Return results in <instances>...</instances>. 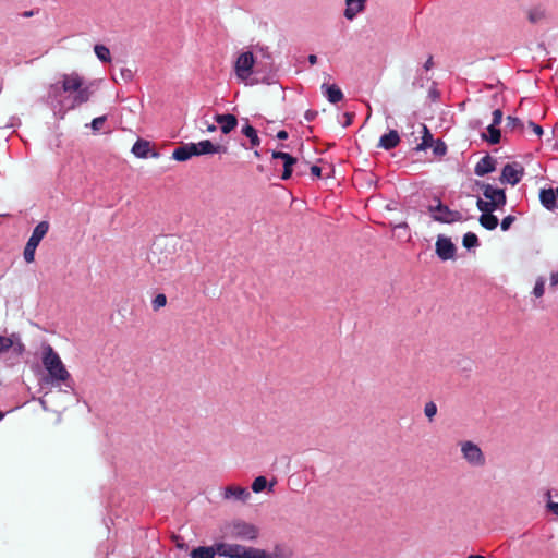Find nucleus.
Returning <instances> with one entry per match:
<instances>
[{
	"mask_svg": "<svg viewBox=\"0 0 558 558\" xmlns=\"http://www.w3.org/2000/svg\"><path fill=\"white\" fill-rule=\"evenodd\" d=\"M397 229H408V223L407 222H400L396 226Z\"/></svg>",
	"mask_w": 558,
	"mask_h": 558,
	"instance_id": "nucleus-58",
	"label": "nucleus"
},
{
	"mask_svg": "<svg viewBox=\"0 0 558 558\" xmlns=\"http://www.w3.org/2000/svg\"><path fill=\"white\" fill-rule=\"evenodd\" d=\"M217 130L216 125L215 124H208L207 125V131L208 132H215Z\"/></svg>",
	"mask_w": 558,
	"mask_h": 558,
	"instance_id": "nucleus-59",
	"label": "nucleus"
},
{
	"mask_svg": "<svg viewBox=\"0 0 558 558\" xmlns=\"http://www.w3.org/2000/svg\"><path fill=\"white\" fill-rule=\"evenodd\" d=\"M49 231V222L48 221H40L34 229L33 232L27 241L28 244L38 246L41 240L45 238V235Z\"/></svg>",
	"mask_w": 558,
	"mask_h": 558,
	"instance_id": "nucleus-22",
	"label": "nucleus"
},
{
	"mask_svg": "<svg viewBox=\"0 0 558 558\" xmlns=\"http://www.w3.org/2000/svg\"><path fill=\"white\" fill-rule=\"evenodd\" d=\"M345 118H347V119H345V122L343 123V126H348V125H350V124H351V122H352V117H351V114L345 113Z\"/></svg>",
	"mask_w": 558,
	"mask_h": 558,
	"instance_id": "nucleus-57",
	"label": "nucleus"
},
{
	"mask_svg": "<svg viewBox=\"0 0 558 558\" xmlns=\"http://www.w3.org/2000/svg\"><path fill=\"white\" fill-rule=\"evenodd\" d=\"M429 80L430 77L427 75V72L422 69H417L412 86L414 88H423Z\"/></svg>",
	"mask_w": 558,
	"mask_h": 558,
	"instance_id": "nucleus-28",
	"label": "nucleus"
},
{
	"mask_svg": "<svg viewBox=\"0 0 558 558\" xmlns=\"http://www.w3.org/2000/svg\"><path fill=\"white\" fill-rule=\"evenodd\" d=\"M82 84L83 82L78 74H65L63 75L60 87L62 88V92H65L68 95H71L75 90L80 89Z\"/></svg>",
	"mask_w": 558,
	"mask_h": 558,
	"instance_id": "nucleus-19",
	"label": "nucleus"
},
{
	"mask_svg": "<svg viewBox=\"0 0 558 558\" xmlns=\"http://www.w3.org/2000/svg\"><path fill=\"white\" fill-rule=\"evenodd\" d=\"M276 136H277V138H278V140L283 141V140H287V138L289 137V134H288V132H287L286 130H280V131L277 133V135H276Z\"/></svg>",
	"mask_w": 558,
	"mask_h": 558,
	"instance_id": "nucleus-54",
	"label": "nucleus"
},
{
	"mask_svg": "<svg viewBox=\"0 0 558 558\" xmlns=\"http://www.w3.org/2000/svg\"><path fill=\"white\" fill-rule=\"evenodd\" d=\"M481 226L486 230H495L499 223L498 218L493 214H481L478 219Z\"/></svg>",
	"mask_w": 558,
	"mask_h": 558,
	"instance_id": "nucleus-25",
	"label": "nucleus"
},
{
	"mask_svg": "<svg viewBox=\"0 0 558 558\" xmlns=\"http://www.w3.org/2000/svg\"><path fill=\"white\" fill-rule=\"evenodd\" d=\"M4 416H5V412L0 411V421H2Z\"/></svg>",
	"mask_w": 558,
	"mask_h": 558,
	"instance_id": "nucleus-63",
	"label": "nucleus"
},
{
	"mask_svg": "<svg viewBox=\"0 0 558 558\" xmlns=\"http://www.w3.org/2000/svg\"><path fill=\"white\" fill-rule=\"evenodd\" d=\"M232 532L236 537L250 541L255 539L258 535L257 529L246 522H235Z\"/></svg>",
	"mask_w": 558,
	"mask_h": 558,
	"instance_id": "nucleus-12",
	"label": "nucleus"
},
{
	"mask_svg": "<svg viewBox=\"0 0 558 558\" xmlns=\"http://www.w3.org/2000/svg\"><path fill=\"white\" fill-rule=\"evenodd\" d=\"M539 202L547 210H555L557 208V194L551 187L542 189L539 191Z\"/></svg>",
	"mask_w": 558,
	"mask_h": 558,
	"instance_id": "nucleus-20",
	"label": "nucleus"
},
{
	"mask_svg": "<svg viewBox=\"0 0 558 558\" xmlns=\"http://www.w3.org/2000/svg\"><path fill=\"white\" fill-rule=\"evenodd\" d=\"M468 558H484V557L480 556V555H470Z\"/></svg>",
	"mask_w": 558,
	"mask_h": 558,
	"instance_id": "nucleus-62",
	"label": "nucleus"
},
{
	"mask_svg": "<svg viewBox=\"0 0 558 558\" xmlns=\"http://www.w3.org/2000/svg\"><path fill=\"white\" fill-rule=\"evenodd\" d=\"M557 199H558V187L556 189Z\"/></svg>",
	"mask_w": 558,
	"mask_h": 558,
	"instance_id": "nucleus-64",
	"label": "nucleus"
},
{
	"mask_svg": "<svg viewBox=\"0 0 558 558\" xmlns=\"http://www.w3.org/2000/svg\"><path fill=\"white\" fill-rule=\"evenodd\" d=\"M447 153V146L442 141H438L434 146V154L436 156H444Z\"/></svg>",
	"mask_w": 558,
	"mask_h": 558,
	"instance_id": "nucleus-44",
	"label": "nucleus"
},
{
	"mask_svg": "<svg viewBox=\"0 0 558 558\" xmlns=\"http://www.w3.org/2000/svg\"><path fill=\"white\" fill-rule=\"evenodd\" d=\"M558 284V271L551 272L550 275V286L556 287Z\"/></svg>",
	"mask_w": 558,
	"mask_h": 558,
	"instance_id": "nucleus-53",
	"label": "nucleus"
},
{
	"mask_svg": "<svg viewBox=\"0 0 558 558\" xmlns=\"http://www.w3.org/2000/svg\"><path fill=\"white\" fill-rule=\"evenodd\" d=\"M221 496L226 500L245 502L251 497V493L246 487L229 485L222 489Z\"/></svg>",
	"mask_w": 558,
	"mask_h": 558,
	"instance_id": "nucleus-11",
	"label": "nucleus"
},
{
	"mask_svg": "<svg viewBox=\"0 0 558 558\" xmlns=\"http://www.w3.org/2000/svg\"><path fill=\"white\" fill-rule=\"evenodd\" d=\"M272 158L281 159L283 161V172L281 174V179L289 180L293 172V166L296 163V158L283 151H274Z\"/></svg>",
	"mask_w": 558,
	"mask_h": 558,
	"instance_id": "nucleus-13",
	"label": "nucleus"
},
{
	"mask_svg": "<svg viewBox=\"0 0 558 558\" xmlns=\"http://www.w3.org/2000/svg\"><path fill=\"white\" fill-rule=\"evenodd\" d=\"M423 129H424V135L422 137V142L416 147L417 150H425L428 147H430L432 143H433V135L429 132V130L427 129V126L423 125Z\"/></svg>",
	"mask_w": 558,
	"mask_h": 558,
	"instance_id": "nucleus-33",
	"label": "nucleus"
},
{
	"mask_svg": "<svg viewBox=\"0 0 558 558\" xmlns=\"http://www.w3.org/2000/svg\"><path fill=\"white\" fill-rule=\"evenodd\" d=\"M434 66L433 56H429L425 63L422 65V70L428 72Z\"/></svg>",
	"mask_w": 558,
	"mask_h": 558,
	"instance_id": "nucleus-50",
	"label": "nucleus"
},
{
	"mask_svg": "<svg viewBox=\"0 0 558 558\" xmlns=\"http://www.w3.org/2000/svg\"><path fill=\"white\" fill-rule=\"evenodd\" d=\"M308 62L314 65L317 63V57L315 54H310L308 56Z\"/></svg>",
	"mask_w": 558,
	"mask_h": 558,
	"instance_id": "nucleus-56",
	"label": "nucleus"
},
{
	"mask_svg": "<svg viewBox=\"0 0 558 558\" xmlns=\"http://www.w3.org/2000/svg\"><path fill=\"white\" fill-rule=\"evenodd\" d=\"M463 459L472 466L481 468L486 463L482 449L471 440L460 442Z\"/></svg>",
	"mask_w": 558,
	"mask_h": 558,
	"instance_id": "nucleus-6",
	"label": "nucleus"
},
{
	"mask_svg": "<svg viewBox=\"0 0 558 558\" xmlns=\"http://www.w3.org/2000/svg\"><path fill=\"white\" fill-rule=\"evenodd\" d=\"M470 126L472 129H478L482 126V122H481V120H472V121H470Z\"/></svg>",
	"mask_w": 558,
	"mask_h": 558,
	"instance_id": "nucleus-55",
	"label": "nucleus"
},
{
	"mask_svg": "<svg viewBox=\"0 0 558 558\" xmlns=\"http://www.w3.org/2000/svg\"><path fill=\"white\" fill-rule=\"evenodd\" d=\"M556 496L558 497V492L556 493ZM548 509L556 515H558V502H555V501H551L549 500L548 504Z\"/></svg>",
	"mask_w": 558,
	"mask_h": 558,
	"instance_id": "nucleus-51",
	"label": "nucleus"
},
{
	"mask_svg": "<svg viewBox=\"0 0 558 558\" xmlns=\"http://www.w3.org/2000/svg\"><path fill=\"white\" fill-rule=\"evenodd\" d=\"M242 134L245 135L253 147L258 146L260 144V140L258 137L257 131L248 123H246L242 128Z\"/></svg>",
	"mask_w": 558,
	"mask_h": 558,
	"instance_id": "nucleus-27",
	"label": "nucleus"
},
{
	"mask_svg": "<svg viewBox=\"0 0 558 558\" xmlns=\"http://www.w3.org/2000/svg\"><path fill=\"white\" fill-rule=\"evenodd\" d=\"M227 147L215 145L209 140H203L198 143H185L177 147L172 153V158L177 161H186L194 156L225 154Z\"/></svg>",
	"mask_w": 558,
	"mask_h": 558,
	"instance_id": "nucleus-2",
	"label": "nucleus"
},
{
	"mask_svg": "<svg viewBox=\"0 0 558 558\" xmlns=\"http://www.w3.org/2000/svg\"><path fill=\"white\" fill-rule=\"evenodd\" d=\"M120 76L124 82H131L133 80L134 73L131 69L122 68L120 70Z\"/></svg>",
	"mask_w": 558,
	"mask_h": 558,
	"instance_id": "nucleus-45",
	"label": "nucleus"
},
{
	"mask_svg": "<svg viewBox=\"0 0 558 558\" xmlns=\"http://www.w3.org/2000/svg\"><path fill=\"white\" fill-rule=\"evenodd\" d=\"M507 128L511 131L522 132L524 129V123L517 117L508 116Z\"/></svg>",
	"mask_w": 558,
	"mask_h": 558,
	"instance_id": "nucleus-34",
	"label": "nucleus"
},
{
	"mask_svg": "<svg viewBox=\"0 0 558 558\" xmlns=\"http://www.w3.org/2000/svg\"><path fill=\"white\" fill-rule=\"evenodd\" d=\"M502 117H504L502 111L500 109H495L493 111V121L490 124L498 126L502 121Z\"/></svg>",
	"mask_w": 558,
	"mask_h": 558,
	"instance_id": "nucleus-46",
	"label": "nucleus"
},
{
	"mask_svg": "<svg viewBox=\"0 0 558 558\" xmlns=\"http://www.w3.org/2000/svg\"><path fill=\"white\" fill-rule=\"evenodd\" d=\"M39 401H40L43 409L47 411L48 408H47L46 401L44 399H40Z\"/></svg>",
	"mask_w": 558,
	"mask_h": 558,
	"instance_id": "nucleus-60",
	"label": "nucleus"
},
{
	"mask_svg": "<svg viewBox=\"0 0 558 558\" xmlns=\"http://www.w3.org/2000/svg\"><path fill=\"white\" fill-rule=\"evenodd\" d=\"M95 54L101 62H110L111 56L110 50L104 45H95L94 47Z\"/></svg>",
	"mask_w": 558,
	"mask_h": 558,
	"instance_id": "nucleus-30",
	"label": "nucleus"
},
{
	"mask_svg": "<svg viewBox=\"0 0 558 558\" xmlns=\"http://www.w3.org/2000/svg\"><path fill=\"white\" fill-rule=\"evenodd\" d=\"M267 478L263 475L257 476L252 483V490L256 494L262 493L267 487Z\"/></svg>",
	"mask_w": 558,
	"mask_h": 558,
	"instance_id": "nucleus-35",
	"label": "nucleus"
},
{
	"mask_svg": "<svg viewBox=\"0 0 558 558\" xmlns=\"http://www.w3.org/2000/svg\"><path fill=\"white\" fill-rule=\"evenodd\" d=\"M477 185L482 189L484 197L489 199V202L495 204L498 208L506 205L507 197L505 190L494 187L492 184L483 182H477Z\"/></svg>",
	"mask_w": 558,
	"mask_h": 558,
	"instance_id": "nucleus-9",
	"label": "nucleus"
},
{
	"mask_svg": "<svg viewBox=\"0 0 558 558\" xmlns=\"http://www.w3.org/2000/svg\"><path fill=\"white\" fill-rule=\"evenodd\" d=\"M36 246L26 243L23 252V257L26 263H32L35 259Z\"/></svg>",
	"mask_w": 558,
	"mask_h": 558,
	"instance_id": "nucleus-37",
	"label": "nucleus"
},
{
	"mask_svg": "<svg viewBox=\"0 0 558 558\" xmlns=\"http://www.w3.org/2000/svg\"><path fill=\"white\" fill-rule=\"evenodd\" d=\"M311 173H312V175L319 178L322 175V168L314 165L311 167Z\"/></svg>",
	"mask_w": 558,
	"mask_h": 558,
	"instance_id": "nucleus-52",
	"label": "nucleus"
},
{
	"mask_svg": "<svg viewBox=\"0 0 558 558\" xmlns=\"http://www.w3.org/2000/svg\"><path fill=\"white\" fill-rule=\"evenodd\" d=\"M214 119L220 125V130L223 134H229L238 125L236 117L231 113H217Z\"/></svg>",
	"mask_w": 558,
	"mask_h": 558,
	"instance_id": "nucleus-15",
	"label": "nucleus"
},
{
	"mask_svg": "<svg viewBox=\"0 0 558 558\" xmlns=\"http://www.w3.org/2000/svg\"><path fill=\"white\" fill-rule=\"evenodd\" d=\"M482 140L488 142L489 144L496 145L500 143L501 133L497 125L489 124L487 126V133H482Z\"/></svg>",
	"mask_w": 558,
	"mask_h": 558,
	"instance_id": "nucleus-23",
	"label": "nucleus"
},
{
	"mask_svg": "<svg viewBox=\"0 0 558 558\" xmlns=\"http://www.w3.org/2000/svg\"><path fill=\"white\" fill-rule=\"evenodd\" d=\"M43 365L48 372L50 383L52 386H59L62 381L64 383L65 390H73V380L71 379V375L62 363L59 354L53 350V348L49 344L43 348Z\"/></svg>",
	"mask_w": 558,
	"mask_h": 558,
	"instance_id": "nucleus-1",
	"label": "nucleus"
},
{
	"mask_svg": "<svg viewBox=\"0 0 558 558\" xmlns=\"http://www.w3.org/2000/svg\"><path fill=\"white\" fill-rule=\"evenodd\" d=\"M424 413L428 417L429 421L434 418V416L437 414V405L435 402L429 401L424 407Z\"/></svg>",
	"mask_w": 558,
	"mask_h": 558,
	"instance_id": "nucleus-38",
	"label": "nucleus"
},
{
	"mask_svg": "<svg viewBox=\"0 0 558 558\" xmlns=\"http://www.w3.org/2000/svg\"><path fill=\"white\" fill-rule=\"evenodd\" d=\"M524 175V169L521 165L514 162V163H507L502 168L500 181L501 183H509L512 186L517 185Z\"/></svg>",
	"mask_w": 558,
	"mask_h": 558,
	"instance_id": "nucleus-8",
	"label": "nucleus"
},
{
	"mask_svg": "<svg viewBox=\"0 0 558 558\" xmlns=\"http://www.w3.org/2000/svg\"><path fill=\"white\" fill-rule=\"evenodd\" d=\"M106 120H107L106 116H100V117L93 119L92 123H90L92 129L94 131H99L102 128Z\"/></svg>",
	"mask_w": 558,
	"mask_h": 558,
	"instance_id": "nucleus-41",
	"label": "nucleus"
},
{
	"mask_svg": "<svg viewBox=\"0 0 558 558\" xmlns=\"http://www.w3.org/2000/svg\"><path fill=\"white\" fill-rule=\"evenodd\" d=\"M22 15L25 17H29L33 15V11H25Z\"/></svg>",
	"mask_w": 558,
	"mask_h": 558,
	"instance_id": "nucleus-61",
	"label": "nucleus"
},
{
	"mask_svg": "<svg viewBox=\"0 0 558 558\" xmlns=\"http://www.w3.org/2000/svg\"><path fill=\"white\" fill-rule=\"evenodd\" d=\"M462 244L466 250L475 248L480 245L478 238L473 232H466L463 235Z\"/></svg>",
	"mask_w": 558,
	"mask_h": 558,
	"instance_id": "nucleus-29",
	"label": "nucleus"
},
{
	"mask_svg": "<svg viewBox=\"0 0 558 558\" xmlns=\"http://www.w3.org/2000/svg\"><path fill=\"white\" fill-rule=\"evenodd\" d=\"M11 349L13 350V352L16 354V355H22L25 351V345L21 342L20 340V337L17 336V339L14 338V344L13 347H11Z\"/></svg>",
	"mask_w": 558,
	"mask_h": 558,
	"instance_id": "nucleus-43",
	"label": "nucleus"
},
{
	"mask_svg": "<svg viewBox=\"0 0 558 558\" xmlns=\"http://www.w3.org/2000/svg\"><path fill=\"white\" fill-rule=\"evenodd\" d=\"M137 158H157L159 154L150 148V143L146 140L138 138L131 150Z\"/></svg>",
	"mask_w": 558,
	"mask_h": 558,
	"instance_id": "nucleus-14",
	"label": "nucleus"
},
{
	"mask_svg": "<svg viewBox=\"0 0 558 558\" xmlns=\"http://www.w3.org/2000/svg\"><path fill=\"white\" fill-rule=\"evenodd\" d=\"M496 169V160L490 157L489 155H486L482 157L478 162L475 165L474 173L477 177H483L485 174L492 173Z\"/></svg>",
	"mask_w": 558,
	"mask_h": 558,
	"instance_id": "nucleus-17",
	"label": "nucleus"
},
{
	"mask_svg": "<svg viewBox=\"0 0 558 558\" xmlns=\"http://www.w3.org/2000/svg\"><path fill=\"white\" fill-rule=\"evenodd\" d=\"M217 545L218 544H216L215 547H205V546L196 547L191 551V557L192 558H215V555L218 554Z\"/></svg>",
	"mask_w": 558,
	"mask_h": 558,
	"instance_id": "nucleus-24",
	"label": "nucleus"
},
{
	"mask_svg": "<svg viewBox=\"0 0 558 558\" xmlns=\"http://www.w3.org/2000/svg\"><path fill=\"white\" fill-rule=\"evenodd\" d=\"M322 93L330 104H338L344 97L342 90L336 84H322Z\"/></svg>",
	"mask_w": 558,
	"mask_h": 558,
	"instance_id": "nucleus-18",
	"label": "nucleus"
},
{
	"mask_svg": "<svg viewBox=\"0 0 558 558\" xmlns=\"http://www.w3.org/2000/svg\"><path fill=\"white\" fill-rule=\"evenodd\" d=\"M436 254L441 260H449L454 257L456 246L450 238L439 235L436 241Z\"/></svg>",
	"mask_w": 558,
	"mask_h": 558,
	"instance_id": "nucleus-10",
	"label": "nucleus"
},
{
	"mask_svg": "<svg viewBox=\"0 0 558 558\" xmlns=\"http://www.w3.org/2000/svg\"><path fill=\"white\" fill-rule=\"evenodd\" d=\"M440 94L438 92V89L436 88V83L434 82L433 83V87L429 88L428 90V97L435 101L439 98Z\"/></svg>",
	"mask_w": 558,
	"mask_h": 558,
	"instance_id": "nucleus-47",
	"label": "nucleus"
},
{
	"mask_svg": "<svg viewBox=\"0 0 558 558\" xmlns=\"http://www.w3.org/2000/svg\"><path fill=\"white\" fill-rule=\"evenodd\" d=\"M254 64L255 59L251 51L240 53L234 64L236 77L241 81H246L253 73Z\"/></svg>",
	"mask_w": 558,
	"mask_h": 558,
	"instance_id": "nucleus-7",
	"label": "nucleus"
},
{
	"mask_svg": "<svg viewBox=\"0 0 558 558\" xmlns=\"http://www.w3.org/2000/svg\"><path fill=\"white\" fill-rule=\"evenodd\" d=\"M476 206L482 214H489L499 209L495 204L489 201H484L481 197L477 198Z\"/></svg>",
	"mask_w": 558,
	"mask_h": 558,
	"instance_id": "nucleus-31",
	"label": "nucleus"
},
{
	"mask_svg": "<svg viewBox=\"0 0 558 558\" xmlns=\"http://www.w3.org/2000/svg\"><path fill=\"white\" fill-rule=\"evenodd\" d=\"M428 213L435 221L441 223H453L462 221L464 218L458 210H451L447 205L438 201L437 205H429Z\"/></svg>",
	"mask_w": 558,
	"mask_h": 558,
	"instance_id": "nucleus-5",
	"label": "nucleus"
},
{
	"mask_svg": "<svg viewBox=\"0 0 558 558\" xmlns=\"http://www.w3.org/2000/svg\"><path fill=\"white\" fill-rule=\"evenodd\" d=\"M14 338L17 339V335L12 333L10 337L0 336V354L8 352L13 347Z\"/></svg>",
	"mask_w": 558,
	"mask_h": 558,
	"instance_id": "nucleus-32",
	"label": "nucleus"
},
{
	"mask_svg": "<svg viewBox=\"0 0 558 558\" xmlns=\"http://www.w3.org/2000/svg\"><path fill=\"white\" fill-rule=\"evenodd\" d=\"M515 221V217L512 215H508L504 217V219L500 222V228L502 231H507L510 229L511 225Z\"/></svg>",
	"mask_w": 558,
	"mask_h": 558,
	"instance_id": "nucleus-42",
	"label": "nucleus"
},
{
	"mask_svg": "<svg viewBox=\"0 0 558 558\" xmlns=\"http://www.w3.org/2000/svg\"><path fill=\"white\" fill-rule=\"evenodd\" d=\"M544 292H545V279L543 277H538L536 279V282H535L532 293L535 298H541L544 295Z\"/></svg>",
	"mask_w": 558,
	"mask_h": 558,
	"instance_id": "nucleus-36",
	"label": "nucleus"
},
{
	"mask_svg": "<svg viewBox=\"0 0 558 558\" xmlns=\"http://www.w3.org/2000/svg\"><path fill=\"white\" fill-rule=\"evenodd\" d=\"M400 143V136L398 131L390 130L388 133H385L380 136L378 147L385 150H390L396 148Z\"/></svg>",
	"mask_w": 558,
	"mask_h": 558,
	"instance_id": "nucleus-21",
	"label": "nucleus"
},
{
	"mask_svg": "<svg viewBox=\"0 0 558 558\" xmlns=\"http://www.w3.org/2000/svg\"><path fill=\"white\" fill-rule=\"evenodd\" d=\"M74 93L75 94L73 96L71 95V102H73V109L76 106L82 105L89 99V92L87 88H82L81 86L80 89L75 90Z\"/></svg>",
	"mask_w": 558,
	"mask_h": 558,
	"instance_id": "nucleus-26",
	"label": "nucleus"
},
{
	"mask_svg": "<svg viewBox=\"0 0 558 558\" xmlns=\"http://www.w3.org/2000/svg\"><path fill=\"white\" fill-rule=\"evenodd\" d=\"M166 303H167V298H166V295H165V294H162V293L157 294V295L154 298L153 302H151V304H153V308H154L155 311H157V310H159L160 307L165 306V305H166Z\"/></svg>",
	"mask_w": 558,
	"mask_h": 558,
	"instance_id": "nucleus-39",
	"label": "nucleus"
},
{
	"mask_svg": "<svg viewBox=\"0 0 558 558\" xmlns=\"http://www.w3.org/2000/svg\"><path fill=\"white\" fill-rule=\"evenodd\" d=\"M217 553L219 556L229 558H272L263 549L239 544L218 543Z\"/></svg>",
	"mask_w": 558,
	"mask_h": 558,
	"instance_id": "nucleus-4",
	"label": "nucleus"
},
{
	"mask_svg": "<svg viewBox=\"0 0 558 558\" xmlns=\"http://www.w3.org/2000/svg\"><path fill=\"white\" fill-rule=\"evenodd\" d=\"M544 17V11L541 9H533L529 13V20L531 23H537Z\"/></svg>",
	"mask_w": 558,
	"mask_h": 558,
	"instance_id": "nucleus-40",
	"label": "nucleus"
},
{
	"mask_svg": "<svg viewBox=\"0 0 558 558\" xmlns=\"http://www.w3.org/2000/svg\"><path fill=\"white\" fill-rule=\"evenodd\" d=\"M45 101L53 111L54 117L58 119H63L65 113L73 109L71 95L62 92V88L59 84L50 85Z\"/></svg>",
	"mask_w": 558,
	"mask_h": 558,
	"instance_id": "nucleus-3",
	"label": "nucleus"
},
{
	"mask_svg": "<svg viewBox=\"0 0 558 558\" xmlns=\"http://www.w3.org/2000/svg\"><path fill=\"white\" fill-rule=\"evenodd\" d=\"M529 126L533 130V132L537 135V136H541L543 134V129L541 125L536 124L535 122L533 121H529Z\"/></svg>",
	"mask_w": 558,
	"mask_h": 558,
	"instance_id": "nucleus-49",
	"label": "nucleus"
},
{
	"mask_svg": "<svg viewBox=\"0 0 558 558\" xmlns=\"http://www.w3.org/2000/svg\"><path fill=\"white\" fill-rule=\"evenodd\" d=\"M318 112L316 110H307L304 113V119L308 122H312L316 119Z\"/></svg>",
	"mask_w": 558,
	"mask_h": 558,
	"instance_id": "nucleus-48",
	"label": "nucleus"
},
{
	"mask_svg": "<svg viewBox=\"0 0 558 558\" xmlns=\"http://www.w3.org/2000/svg\"><path fill=\"white\" fill-rule=\"evenodd\" d=\"M366 0H345L344 17L353 21L357 14L365 10Z\"/></svg>",
	"mask_w": 558,
	"mask_h": 558,
	"instance_id": "nucleus-16",
	"label": "nucleus"
}]
</instances>
